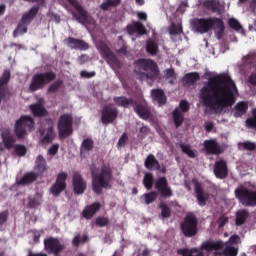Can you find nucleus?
Wrapping results in <instances>:
<instances>
[{"label":"nucleus","mask_w":256,"mask_h":256,"mask_svg":"<svg viewBox=\"0 0 256 256\" xmlns=\"http://www.w3.org/2000/svg\"><path fill=\"white\" fill-rule=\"evenodd\" d=\"M207 83L199 92L202 105L212 113H222L232 107L238 95V89L228 72L217 74L206 72Z\"/></svg>","instance_id":"nucleus-1"},{"label":"nucleus","mask_w":256,"mask_h":256,"mask_svg":"<svg viewBox=\"0 0 256 256\" xmlns=\"http://www.w3.org/2000/svg\"><path fill=\"white\" fill-rule=\"evenodd\" d=\"M239 244H241V238L238 235H232L226 244L221 240H208L202 243L201 249L208 253H213V256H237L238 248L232 245Z\"/></svg>","instance_id":"nucleus-2"},{"label":"nucleus","mask_w":256,"mask_h":256,"mask_svg":"<svg viewBox=\"0 0 256 256\" xmlns=\"http://www.w3.org/2000/svg\"><path fill=\"white\" fill-rule=\"evenodd\" d=\"M111 180V168L109 165L102 166L98 173L92 170V188L94 193L99 195L102 193V189H110Z\"/></svg>","instance_id":"nucleus-3"},{"label":"nucleus","mask_w":256,"mask_h":256,"mask_svg":"<svg viewBox=\"0 0 256 256\" xmlns=\"http://www.w3.org/2000/svg\"><path fill=\"white\" fill-rule=\"evenodd\" d=\"M192 28L199 33H207L210 29L214 28L217 38L220 39L224 32V23L218 18L208 19H194L192 21Z\"/></svg>","instance_id":"nucleus-4"},{"label":"nucleus","mask_w":256,"mask_h":256,"mask_svg":"<svg viewBox=\"0 0 256 256\" xmlns=\"http://www.w3.org/2000/svg\"><path fill=\"white\" fill-rule=\"evenodd\" d=\"M2 142L0 143V151H4L5 149L11 150L14 148L15 155L18 157H24L26 154V147L24 145H14L15 138L10 133V130L5 129L1 134Z\"/></svg>","instance_id":"nucleus-5"},{"label":"nucleus","mask_w":256,"mask_h":256,"mask_svg":"<svg viewBox=\"0 0 256 256\" xmlns=\"http://www.w3.org/2000/svg\"><path fill=\"white\" fill-rule=\"evenodd\" d=\"M136 73H138L137 69H143V73L138 74L139 79L144 81V79H156L159 75V70L157 64L152 60L141 59L135 62Z\"/></svg>","instance_id":"nucleus-6"},{"label":"nucleus","mask_w":256,"mask_h":256,"mask_svg":"<svg viewBox=\"0 0 256 256\" xmlns=\"http://www.w3.org/2000/svg\"><path fill=\"white\" fill-rule=\"evenodd\" d=\"M34 128V121L30 116H22L16 121L14 133L18 140H23Z\"/></svg>","instance_id":"nucleus-7"},{"label":"nucleus","mask_w":256,"mask_h":256,"mask_svg":"<svg viewBox=\"0 0 256 256\" xmlns=\"http://www.w3.org/2000/svg\"><path fill=\"white\" fill-rule=\"evenodd\" d=\"M236 193V199L240 201V204L246 207H255L256 206V191H250L244 186L238 187L234 191Z\"/></svg>","instance_id":"nucleus-8"},{"label":"nucleus","mask_w":256,"mask_h":256,"mask_svg":"<svg viewBox=\"0 0 256 256\" xmlns=\"http://www.w3.org/2000/svg\"><path fill=\"white\" fill-rule=\"evenodd\" d=\"M55 79V74L53 72L36 74L32 78V82L30 84L31 91H38V89H42L47 83L53 81Z\"/></svg>","instance_id":"nucleus-9"},{"label":"nucleus","mask_w":256,"mask_h":256,"mask_svg":"<svg viewBox=\"0 0 256 256\" xmlns=\"http://www.w3.org/2000/svg\"><path fill=\"white\" fill-rule=\"evenodd\" d=\"M58 131L61 139H65L72 134V116L63 114L58 122Z\"/></svg>","instance_id":"nucleus-10"},{"label":"nucleus","mask_w":256,"mask_h":256,"mask_svg":"<svg viewBox=\"0 0 256 256\" xmlns=\"http://www.w3.org/2000/svg\"><path fill=\"white\" fill-rule=\"evenodd\" d=\"M182 232L186 237H192L197 234V219L193 214H188L181 224Z\"/></svg>","instance_id":"nucleus-11"},{"label":"nucleus","mask_w":256,"mask_h":256,"mask_svg":"<svg viewBox=\"0 0 256 256\" xmlns=\"http://www.w3.org/2000/svg\"><path fill=\"white\" fill-rule=\"evenodd\" d=\"M96 47L111 67H120V62L104 42H96Z\"/></svg>","instance_id":"nucleus-12"},{"label":"nucleus","mask_w":256,"mask_h":256,"mask_svg":"<svg viewBox=\"0 0 256 256\" xmlns=\"http://www.w3.org/2000/svg\"><path fill=\"white\" fill-rule=\"evenodd\" d=\"M38 12V7H33L28 13H25L22 17L21 23L18 25L17 29L14 31L13 36L17 37L27 32L26 25L35 17Z\"/></svg>","instance_id":"nucleus-13"},{"label":"nucleus","mask_w":256,"mask_h":256,"mask_svg":"<svg viewBox=\"0 0 256 256\" xmlns=\"http://www.w3.org/2000/svg\"><path fill=\"white\" fill-rule=\"evenodd\" d=\"M77 11L78 14H73L74 17L82 24H94V20L88 13L82 8L77 0H67Z\"/></svg>","instance_id":"nucleus-14"},{"label":"nucleus","mask_w":256,"mask_h":256,"mask_svg":"<svg viewBox=\"0 0 256 256\" xmlns=\"http://www.w3.org/2000/svg\"><path fill=\"white\" fill-rule=\"evenodd\" d=\"M41 143L49 144L54 140L53 123L47 120L40 129Z\"/></svg>","instance_id":"nucleus-15"},{"label":"nucleus","mask_w":256,"mask_h":256,"mask_svg":"<svg viewBox=\"0 0 256 256\" xmlns=\"http://www.w3.org/2000/svg\"><path fill=\"white\" fill-rule=\"evenodd\" d=\"M204 149L206 150L207 154L209 155H221L225 152V147L220 145L216 139L205 140Z\"/></svg>","instance_id":"nucleus-16"},{"label":"nucleus","mask_w":256,"mask_h":256,"mask_svg":"<svg viewBox=\"0 0 256 256\" xmlns=\"http://www.w3.org/2000/svg\"><path fill=\"white\" fill-rule=\"evenodd\" d=\"M68 175L65 172L58 174L57 181L50 189V193L57 197L66 189V179Z\"/></svg>","instance_id":"nucleus-17"},{"label":"nucleus","mask_w":256,"mask_h":256,"mask_svg":"<svg viewBox=\"0 0 256 256\" xmlns=\"http://www.w3.org/2000/svg\"><path fill=\"white\" fill-rule=\"evenodd\" d=\"M87 189L86 181L80 173L73 174V190L75 195H82Z\"/></svg>","instance_id":"nucleus-18"},{"label":"nucleus","mask_w":256,"mask_h":256,"mask_svg":"<svg viewBox=\"0 0 256 256\" xmlns=\"http://www.w3.org/2000/svg\"><path fill=\"white\" fill-rule=\"evenodd\" d=\"M187 111H189V104L186 100H182L180 102V108H177L173 113L176 127H179V125L183 123L184 121L183 113H187Z\"/></svg>","instance_id":"nucleus-19"},{"label":"nucleus","mask_w":256,"mask_h":256,"mask_svg":"<svg viewBox=\"0 0 256 256\" xmlns=\"http://www.w3.org/2000/svg\"><path fill=\"white\" fill-rule=\"evenodd\" d=\"M155 188L160 192L162 197H172L173 192L168 186L167 180L165 177L159 178L155 183Z\"/></svg>","instance_id":"nucleus-20"},{"label":"nucleus","mask_w":256,"mask_h":256,"mask_svg":"<svg viewBox=\"0 0 256 256\" xmlns=\"http://www.w3.org/2000/svg\"><path fill=\"white\" fill-rule=\"evenodd\" d=\"M44 100L43 98L38 99V103L31 104L29 109L34 117H46L48 114L47 110L44 108Z\"/></svg>","instance_id":"nucleus-21"},{"label":"nucleus","mask_w":256,"mask_h":256,"mask_svg":"<svg viewBox=\"0 0 256 256\" xmlns=\"http://www.w3.org/2000/svg\"><path fill=\"white\" fill-rule=\"evenodd\" d=\"M117 115H118V112L116 108L106 106L102 112V123H104V125H108V123H112L113 120L116 119Z\"/></svg>","instance_id":"nucleus-22"},{"label":"nucleus","mask_w":256,"mask_h":256,"mask_svg":"<svg viewBox=\"0 0 256 256\" xmlns=\"http://www.w3.org/2000/svg\"><path fill=\"white\" fill-rule=\"evenodd\" d=\"M45 250L48 253L57 254L62 250V246L59 241L55 238H48L44 240Z\"/></svg>","instance_id":"nucleus-23"},{"label":"nucleus","mask_w":256,"mask_h":256,"mask_svg":"<svg viewBox=\"0 0 256 256\" xmlns=\"http://www.w3.org/2000/svg\"><path fill=\"white\" fill-rule=\"evenodd\" d=\"M214 174L218 179H225L227 177V162L225 160H218L215 163Z\"/></svg>","instance_id":"nucleus-24"},{"label":"nucleus","mask_w":256,"mask_h":256,"mask_svg":"<svg viewBox=\"0 0 256 256\" xmlns=\"http://www.w3.org/2000/svg\"><path fill=\"white\" fill-rule=\"evenodd\" d=\"M193 182L195 184V191L198 203L201 207H204L206 205V202L209 200V194L203 191V189L196 180H194Z\"/></svg>","instance_id":"nucleus-25"},{"label":"nucleus","mask_w":256,"mask_h":256,"mask_svg":"<svg viewBox=\"0 0 256 256\" xmlns=\"http://www.w3.org/2000/svg\"><path fill=\"white\" fill-rule=\"evenodd\" d=\"M10 79V72L8 70L4 71L2 77L0 78V103L1 101H5L6 97L8 96V90L3 87L6 85Z\"/></svg>","instance_id":"nucleus-26"},{"label":"nucleus","mask_w":256,"mask_h":256,"mask_svg":"<svg viewBox=\"0 0 256 256\" xmlns=\"http://www.w3.org/2000/svg\"><path fill=\"white\" fill-rule=\"evenodd\" d=\"M65 43L72 49L87 50L89 48V45L86 42L72 37L66 39Z\"/></svg>","instance_id":"nucleus-27"},{"label":"nucleus","mask_w":256,"mask_h":256,"mask_svg":"<svg viewBox=\"0 0 256 256\" xmlns=\"http://www.w3.org/2000/svg\"><path fill=\"white\" fill-rule=\"evenodd\" d=\"M100 208H101V204L98 202H95L87 206L82 212V215L85 219L89 220L100 210Z\"/></svg>","instance_id":"nucleus-28"},{"label":"nucleus","mask_w":256,"mask_h":256,"mask_svg":"<svg viewBox=\"0 0 256 256\" xmlns=\"http://www.w3.org/2000/svg\"><path fill=\"white\" fill-rule=\"evenodd\" d=\"M151 97L154 103H158L159 105H165L166 103V96L161 89H154L151 91Z\"/></svg>","instance_id":"nucleus-29"},{"label":"nucleus","mask_w":256,"mask_h":256,"mask_svg":"<svg viewBox=\"0 0 256 256\" xmlns=\"http://www.w3.org/2000/svg\"><path fill=\"white\" fill-rule=\"evenodd\" d=\"M127 30L130 35H132L134 33L143 35L146 33L145 27L140 22H135V23L129 25Z\"/></svg>","instance_id":"nucleus-30"},{"label":"nucleus","mask_w":256,"mask_h":256,"mask_svg":"<svg viewBox=\"0 0 256 256\" xmlns=\"http://www.w3.org/2000/svg\"><path fill=\"white\" fill-rule=\"evenodd\" d=\"M94 143L92 139H85L81 144V156L86 157V155L93 149Z\"/></svg>","instance_id":"nucleus-31"},{"label":"nucleus","mask_w":256,"mask_h":256,"mask_svg":"<svg viewBox=\"0 0 256 256\" xmlns=\"http://www.w3.org/2000/svg\"><path fill=\"white\" fill-rule=\"evenodd\" d=\"M37 179V175L35 173H27L25 174L21 180H19L17 182L18 185H22V186H25V185H29L31 183H33L35 180Z\"/></svg>","instance_id":"nucleus-32"},{"label":"nucleus","mask_w":256,"mask_h":256,"mask_svg":"<svg viewBox=\"0 0 256 256\" xmlns=\"http://www.w3.org/2000/svg\"><path fill=\"white\" fill-rule=\"evenodd\" d=\"M178 254L181 256H204L203 252L198 248L189 249H180Z\"/></svg>","instance_id":"nucleus-33"},{"label":"nucleus","mask_w":256,"mask_h":256,"mask_svg":"<svg viewBox=\"0 0 256 256\" xmlns=\"http://www.w3.org/2000/svg\"><path fill=\"white\" fill-rule=\"evenodd\" d=\"M35 170L39 173L42 174L47 170L46 162L45 159L39 155L36 159V166Z\"/></svg>","instance_id":"nucleus-34"},{"label":"nucleus","mask_w":256,"mask_h":256,"mask_svg":"<svg viewBox=\"0 0 256 256\" xmlns=\"http://www.w3.org/2000/svg\"><path fill=\"white\" fill-rule=\"evenodd\" d=\"M115 103L117 105H120L121 107H134L135 102L131 99H127L125 97H115L114 98Z\"/></svg>","instance_id":"nucleus-35"},{"label":"nucleus","mask_w":256,"mask_h":256,"mask_svg":"<svg viewBox=\"0 0 256 256\" xmlns=\"http://www.w3.org/2000/svg\"><path fill=\"white\" fill-rule=\"evenodd\" d=\"M145 166L148 170H158L159 164L153 155H149L145 161Z\"/></svg>","instance_id":"nucleus-36"},{"label":"nucleus","mask_w":256,"mask_h":256,"mask_svg":"<svg viewBox=\"0 0 256 256\" xmlns=\"http://www.w3.org/2000/svg\"><path fill=\"white\" fill-rule=\"evenodd\" d=\"M248 217H249L248 211L239 210L238 212H236V225L242 226Z\"/></svg>","instance_id":"nucleus-37"},{"label":"nucleus","mask_w":256,"mask_h":256,"mask_svg":"<svg viewBox=\"0 0 256 256\" xmlns=\"http://www.w3.org/2000/svg\"><path fill=\"white\" fill-rule=\"evenodd\" d=\"M236 112H234V117H241L244 115L248 109V105L246 102H239L236 104Z\"/></svg>","instance_id":"nucleus-38"},{"label":"nucleus","mask_w":256,"mask_h":256,"mask_svg":"<svg viewBox=\"0 0 256 256\" xmlns=\"http://www.w3.org/2000/svg\"><path fill=\"white\" fill-rule=\"evenodd\" d=\"M135 111L141 119H149L150 117V111L144 106L137 105L135 107Z\"/></svg>","instance_id":"nucleus-39"},{"label":"nucleus","mask_w":256,"mask_h":256,"mask_svg":"<svg viewBox=\"0 0 256 256\" xmlns=\"http://www.w3.org/2000/svg\"><path fill=\"white\" fill-rule=\"evenodd\" d=\"M146 50L151 55L157 54V52H158L157 42L155 40H153V39L148 40L147 45H146Z\"/></svg>","instance_id":"nucleus-40"},{"label":"nucleus","mask_w":256,"mask_h":256,"mask_svg":"<svg viewBox=\"0 0 256 256\" xmlns=\"http://www.w3.org/2000/svg\"><path fill=\"white\" fill-rule=\"evenodd\" d=\"M228 25H230V28L236 30V32L244 33L243 28L237 19L230 18V20H228Z\"/></svg>","instance_id":"nucleus-41"},{"label":"nucleus","mask_w":256,"mask_h":256,"mask_svg":"<svg viewBox=\"0 0 256 256\" xmlns=\"http://www.w3.org/2000/svg\"><path fill=\"white\" fill-rule=\"evenodd\" d=\"M181 149H182L183 153L186 154L187 156H189L190 158H196L197 151L193 150L191 148V146L182 144Z\"/></svg>","instance_id":"nucleus-42"},{"label":"nucleus","mask_w":256,"mask_h":256,"mask_svg":"<svg viewBox=\"0 0 256 256\" xmlns=\"http://www.w3.org/2000/svg\"><path fill=\"white\" fill-rule=\"evenodd\" d=\"M121 3V0H105L100 6L102 10H108L110 7H115Z\"/></svg>","instance_id":"nucleus-43"},{"label":"nucleus","mask_w":256,"mask_h":256,"mask_svg":"<svg viewBox=\"0 0 256 256\" xmlns=\"http://www.w3.org/2000/svg\"><path fill=\"white\" fill-rule=\"evenodd\" d=\"M199 79L200 75L197 72H192L185 76V81L190 85H193L196 81H199Z\"/></svg>","instance_id":"nucleus-44"},{"label":"nucleus","mask_w":256,"mask_h":256,"mask_svg":"<svg viewBox=\"0 0 256 256\" xmlns=\"http://www.w3.org/2000/svg\"><path fill=\"white\" fill-rule=\"evenodd\" d=\"M158 197V194L156 192H151V193H147L144 194L142 196V199L145 201L146 205H149L151 203H153Z\"/></svg>","instance_id":"nucleus-45"},{"label":"nucleus","mask_w":256,"mask_h":256,"mask_svg":"<svg viewBox=\"0 0 256 256\" xmlns=\"http://www.w3.org/2000/svg\"><path fill=\"white\" fill-rule=\"evenodd\" d=\"M153 181H154V178H153V175L150 174V173H147L145 176H144V180H143V184L145 186V188L147 190H151L152 187H153Z\"/></svg>","instance_id":"nucleus-46"},{"label":"nucleus","mask_w":256,"mask_h":256,"mask_svg":"<svg viewBox=\"0 0 256 256\" xmlns=\"http://www.w3.org/2000/svg\"><path fill=\"white\" fill-rule=\"evenodd\" d=\"M182 32H183V29L181 24H178V25L172 24V26L169 29V33L172 37H174L175 35H179Z\"/></svg>","instance_id":"nucleus-47"},{"label":"nucleus","mask_w":256,"mask_h":256,"mask_svg":"<svg viewBox=\"0 0 256 256\" xmlns=\"http://www.w3.org/2000/svg\"><path fill=\"white\" fill-rule=\"evenodd\" d=\"M42 202V195L41 194H36L34 199L29 200V207L30 208H35L39 206Z\"/></svg>","instance_id":"nucleus-48"},{"label":"nucleus","mask_w":256,"mask_h":256,"mask_svg":"<svg viewBox=\"0 0 256 256\" xmlns=\"http://www.w3.org/2000/svg\"><path fill=\"white\" fill-rule=\"evenodd\" d=\"M252 115H254L253 118L246 120V127L254 128L256 130V108L252 110Z\"/></svg>","instance_id":"nucleus-49"},{"label":"nucleus","mask_w":256,"mask_h":256,"mask_svg":"<svg viewBox=\"0 0 256 256\" xmlns=\"http://www.w3.org/2000/svg\"><path fill=\"white\" fill-rule=\"evenodd\" d=\"M204 6L214 12L217 11V3L215 0H206Z\"/></svg>","instance_id":"nucleus-50"},{"label":"nucleus","mask_w":256,"mask_h":256,"mask_svg":"<svg viewBox=\"0 0 256 256\" xmlns=\"http://www.w3.org/2000/svg\"><path fill=\"white\" fill-rule=\"evenodd\" d=\"M87 241H88V236H87V235H84L82 238H81L79 235H77V236H75L74 239H73V244H74L75 246H77V245H79L80 243H85V242H87Z\"/></svg>","instance_id":"nucleus-51"},{"label":"nucleus","mask_w":256,"mask_h":256,"mask_svg":"<svg viewBox=\"0 0 256 256\" xmlns=\"http://www.w3.org/2000/svg\"><path fill=\"white\" fill-rule=\"evenodd\" d=\"M240 146L248 151H254L256 149V144L249 141L242 143Z\"/></svg>","instance_id":"nucleus-52"},{"label":"nucleus","mask_w":256,"mask_h":256,"mask_svg":"<svg viewBox=\"0 0 256 256\" xmlns=\"http://www.w3.org/2000/svg\"><path fill=\"white\" fill-rule=\"evenodd\" d=\"M108 218L106 217H98L96 218V225L99 227H105L108 225Z\"/></svg>","instance_id":"nucleus-53"},{"label":"nucleus","mask_w":256,"mask_h":256,"mask_svg":"<svg viewBox=\"0 0 256 256\" xmlns=\"http://www.w3.org/2000/svg\"><path fill=\"white\" fill-rule=\"evenodd\" d=\"M160 208L162 210V217L168 218L170 215V209L167 207L165 203H161Z\"/></svg>","instance_id":"nucleus-54"},{"label":"nucleus","mask_w":256,"mask_h":256,"mask_svg":"<svg viewBox=\"0 0 256 256\" xmlns=\"http://www.w3.org/2000/svg\"><path fill=\"white\" fill-rule=\"evenodd\" d=\"M166 77H167V79H171L170 83H174V81L176 79V74H175L174 70L173 69L166 70Z\"/></svg>","instance_id":"nucleus-55"},{"label":"nucleus","mask_w":256,"mask_h":256,"mask_svg":"<svg viewBox=\"0 0 256 256\" xmlns=\"http://www.w3.org/2000/svg\"><path fill=\"white\" fill-rule=\"evenodd\" d=\"M62 82L61 81H56L54 82L52 85H50V87L48 88V92L49 93H54V91H57V89H59V87H61Z\"/></svg>","instance_id":"nucleus-56"},{"label":"nucleus","mask_w":256,"mask_h":256,"mask_svg":"<svg viewBox=\"0 0 256 256\" xmlns=\"http://www.w3.org/2000/svg\"><path fill=\"white\" fill-rule=\"evenodd\" d=\"M59 144H53L50 149L48 150V154L50 156H55L58 152Z\"/></svg>","instance_id":"nucleus-57"},{"label":"nucleus","mask_w":256,"mask_h":256,"mask_svg":"<svg viewBox=\"0 0 256 256\" xmlns=\"http://www.w3.org/2000/svg\"><path fill=\"white\" fill-rule=\"evenodd\" d=\"M229 219L226 216H220L218 218V227L222 228L228 223Z\"/></svg>","instance_id":"nucleus-58"},{"label":"nucleus","mask_w":256,"mask_h":256,"mask_svg":"<svg viewBox=\"0 0 256 256\" xmlns=\"http://www.w3.org/2000/svg\"><path fill=\"white\" fill-rule=\"evenodd\" d=\"M128 138H127V135L126 134H123L118 142V147L121 148V147H124L126 145V142H127Z\"/></svg>","instance_id":"nucleus-59"},{"label":"nucleus","mask_w":256,"mask_h":256,"mask_svg":"<svg viewBox=\"0 0 256 256\" xmlns=\"http://www.w3.org/2000/svg\"><path fill=\"white\" fill-rule=\"evenodd\" d=\"M95 72H87V71H82L81 72V77H84L85 79H91V77H94Z\"/></svg>","instance_id":"nucleus-60"},{"label":"nucleus","mask_w":256,"mask_h":256,"mask_svg":"<svg viewBox=\"0 0 256 256\" xmlns=\"http://www.w3.org/2000/svg\"><path fill=\"white\" fill-rule=\"evenodd\" d=\"M7 221V213H0V226L3 225Z\"/></svg>","instance_id":"nucleus-61"},{"label":"nucleus","mask_w":256,"mask_h":256,"mask_svg":"<svg viewBox=\"0 0 256 256\" xmlns=\"http://www.w3.org/2000/svg\"><path fill=\"white\" fill-rule=\"evenodd\" d=\"M213 128H214V124L212 122H206L205 129L207 132H211Z\"/></svg>","instance_id":"nucleus-62"},{"label":"nucleus","mask_w":256,"mask_h":256,"mask_svg":"<svg viewBox=\"0 0 256 256\" xmlns=\"http://www.w3.org/2000/svg\"><path fill=\"white\" fill-rule=\"evenodd\" d=\"M250 19H252V21H254V30L256 31V13L255 12L250 14Z\"/></svg>","instance_id":"nucleus-63"},{"label":"nucleus","mask_w":256,"mask_h":256,"mask_svg":"<svg viewBox=\"0 0 256 256\" xmlns=\"http://www.w3.org/2000/svg\"><path fill=\"white\" fill-rule=\"evenodd\" d=\"M188 6V3L187 2H183L181 4V6L178 8V11L180 12H184L185 11V8Z\"/></svg>","instance_id":"nucleus-64"}]
</instances>
